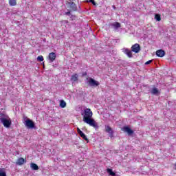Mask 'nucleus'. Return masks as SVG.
Instances as JSON below:
<instances>
[{"mask_svg": "<svg viewBox=\"0 0 176 176\" xmlns=\"http://www.w3.org/2000/svg\"><path fill=\"white\" fill-rule=\"evenodd\" d=\"M122 52L124 53V54H126L129 58H133V52H131V50H129L128 48H124L122 49Z\"/></svg>", "mask_w": 176, "mask_h": 176, "instance_id": "10", "label": "nucleus"}, {"mask_svg": "<svg viewBox=\"0 0 176 176\" xmlns=\"http://www.w3.org/2000/svg\"><path fill=\"white\" fill-rule=\"evenodd\" d=\"M37 61H39L40 63H41L42 61H43V56L42 55L38 56L37 57Z\"/></svg>", "mask_w": 176, "mask_h": 176, "instance_id": "24", "label": "nucleus"}, {"mask_svg": "<svg viewBox=\"0 0 176 176\" xmlns=\"http://www.w3.org/2000/svg\"><path fill=\"white\" fill-rule=\"evenodd\" d=\"M78 133L79 135L82 138V140H85V141H87V142H89V139H87V136L79 128L77 129Z\"/></svg>", "mask_w": 176, "mask_h": 176, "instance_id": "9", "label": "nucleus"}, {"mask_svg": "<svg viewBox=\"0 0 176 176\" xmlns=\"http://www.w3.org/2000/svg\"><path fill=\"white\" fill-rule=\"evenodd\" d=\"M151 94H153V96H157V94H159V89H157V88L156 87H153L151 91Z\"/></svg>", "mask_w": 176, "mask_h": 176, "instance_id": "15", "label": "nucleus"}, {"mask_svg": "<svg viewBox=\"0 0 176 176\" xmlns=\"http://www.w3.org/2000/svg\"><path fill=\"white\" fill-rule=\"evenodd\" d=\"M165 54H166V52L163 50H158L156 52V56H157V57H164Z\"/></svg>", "mask_w": 176, "mask_h": 176, "instance_id": "12", "label": "nucleus"}, {"mask_svg": "<svg viewBox=\"0 0 176 176\" xmlns=\"http://www.w3.org/2000/svg\"><path fill=\"white\" fill-rule=\"evenodd\" d=\"M71 80L72 82H76L78 80V74H74L72 76Z\"/></svg>", "mask_w": 176, "mask_h": 176, "instance_id": "21", "label": "nucleus"}, {"mask_svg": "<svg viewBox=\"0 0 176 176\" xmlns=\"http://www.w3.org/2000/svg\"><path fill=\"white\" fill-rule=\"evenodd\" d=\"M25 162V160H24V158L21 157L17 160V161L16 162V164L17 166H23V164H24Z\"/></svg>", "mask_w": 176, "mask_h": 176, "instance_id": "14", "label": "nucleus"}, {"mask_svg": "<svg viewBox=\"0 0 176 176\" xmlns=\"http://www.w3.org/2000/svg\"><path fill=\"white\" fill-rule=\"evenodd\" d=\"M66 5L68 9H70L72 12H76L78 10V6L72 0H69V1L66 3Z\"/></svg>", "mask_w": 176, "mask_h": 176, "instance_id": "2", "label": "nucleus"}, {"mask_svg": "<svg viewBox=\"0 0 176 176\" xmlns=\"http://www.w3.org/2000/svg\"><path fill=\"white\" fill-rule=\"evenodd\" d=\"M30 167H31L32 170H39V166H38V165L34 163H31Z\"/></svg>", "mask_w": 176, "mask_h": 176, "instance_id": "17", "label": "nucleus"}, {"mask_svg": "<svg viewBox=\"0 0 176 176\" xmlns=\"http://www.w3.org/2000/svg\"><path fill=\"white\" fill-rule=\"evenodd\" d=\"M131 50L133 52V53H140V52H141V46H140V44L135 43L132 45Z\"/></svg>", "mask_w": 176, "mask_h": 176, "instance_id": "6", "label": "nucleus"}, {"mask_svg": "<svg viewBox=\"0 0 176 176\" xmlns=\"http://www.w3.org/2000/svg\"><path fill=\"white\" fill-rule=\"evenodd\" d=\"M152 61H153L152 60H150L146 62L145 65H148V64H151V63H152Z\"/></svg>", "mask_w": 176, "mask_h": 176, "instance_id": "27", "label": "nucleus"}, {"mask_svg": "<svg viewBox=\"0 0 176 176\" xmlns=\"http://www.w3.org/2000/svg\"><path fill=\"white\" fill-rule=\"evenodd\" d=\"M122 131H124V133H127V134L129 135H131L132 134H134V131H133L131 129H130V127L129 126H124L122 129Z\"/></svg>", "mask_w": 176, "mask_h": 176, "instance_id": "8", "label": "nucleus"}, {"mask_svg": "<svg viewBox=\"0 0 176 176\" xmlns=\"http://www.w3.org/2000/svg\"><path fill=\"white\" fill-rule=\"evenodd\" d=\"M87 2H90L91 3H92L94 6H96V1H94V0H88L87 1Z\"/></svg>", "mask_w": 176, "mask_h": 176, "instance_id": "25", "label": "nucleus"}, {"mask_svg": "<svg viewBox=\"0 0 176 176\" xmlns=\"http://www.w3.org/2000/svg\"><path fill=\"white\" fill-rule=\"evenodd\" d=\"M107 171L108 174H109V175H111V176L116 175V173H115V172H113V170H112V169L111 168H107Z\"/></svg>", "mask_w": 176, "mask_h": 176, "instance_id": "19", "label": "nucleus"}, {"mask_svg": "<svg viewBox=\"0 0 176 176\" xmlns=\"http://www.w3.org/2000/svg\"><path fill=\"white\" fill-rule=\"evenodd\" d=\"M112 8L114 9V10H116V7L115 6H113Z\"/></svg>", "mask_w": 176, "mask_h": 176, "instance_id": "28", "label": "nucleus"}, {"mask_svg": "<svg viewBox=\"0 0 176 176\" xmlns=\"http://www.w3.org/2000/svg\"><path fill=\"white\" fill-rule=\"evenodd\" d=\"M60 108H65L67 107V102L64 101L63 100L60 101Z\"/></svg>", "mask_w": 176, "mask_h": 176, "instance_id": "18", "label": "nucleus"}, {"mask_svg": "<svg viewBox=\"0 0 176 176\" xmlns=\"http://www.w3.org/2000/svg\"><path fill=\"white\" fill-rule=\"evenodd\" d=\"M25 126L28 128V129H36V127L35 126V122H34V121H32L30 119H28L25 121Z\"/></svg>", "mask_w": 176, "mask_h": 176, "instance_id": "4", "label": "nucleus"}, {"mask_svg": "<svg viewBox=\"0 0 176 176\" xmlns=\"http://www.w3.org/2000/svg\"><path fill=\"white\" fill-rule=\"evenodd\" d=\"M56 53L54 52H51L49 54V60H50L51 63H53V61H54V60H56Z\"/></svg>", "mask_w": 176, "mask_h": 176, "instance_id": "13", "label": "nucleus"}, {"mask_svg": "<svg viewBox=\"0 0 176 176\" xmlns=\"http://www.w3.org/2000/svg\"><path fill=\"white\" fill-rule=\"evenodd\" d=\"M43 68H45V63H43Z\"/></svg>", "mask_w": 176, "mask_h": 176, "instance_id": "29", "label": "nucleus"}, {"mask_svg": "<svg viewBox=\"0 0 176 176\" xmlns=\"http://www.w3.org/2000/svg\"><path fill=\"white\" fill-rule=\"evenodd\" d=\"M155 19L157 21H160V20H162V18L160 17V14H155Z\"/></svg>", "mask_w": 176, "mask_h": 176, "instance_id": "22", "label": "nucleus"}, {"mask_svg": "<svg viewBox=\"0 0 176 176\" xmlns=\"http://www.w3.org/2000/svg\"><path fill=\"white\" fill-rule=\"evenodd\" d=\"M105 131L106 133H108L109 137H110V138H112L113 137V130H112V128H111L109 125L105 126Z\"/></svg>", "mask_w": 176, "mask_h": 176, "instance_id": "7", "label": "nucleus"}, {"mask_svg": "<svg viewBox=\"0 0 176 176\" xmlns=\"http://www.w3.org/2000/svg\"><path fill=\"white\" fill-rule=\"evenodd\" d=\"M88 85L91 87H97L100 86V82L94 80V78H89L88 80Z\"/></svg>", "mask_w": 176, "mask_h": 176, "instance_id": "5", "label": "nucleus"}, {"mask_svg": "<svg viewBox=\"0 0 176 176\" xmlns=\"http://www.w3.org/2000/svg\"><path fill=\"white\" fill-rule=\"evenodd\" d=\"M0 176H6V172L3 169L0 168Z\"/></svg>", "mask_w": 176, "mask_h": 176, "instance_id": "23", "label": "nucleus"}, {"mask_svg": "<svg viewBox=\"0 0 176 176\" xmlns=\"http://www.w3.org/2000/svg\"><path fill=\"white\" fill-rule=\"evenodd\" d=\"M1 123L3 124V126L6 127V129H9L12 126V120L10 118H6V119H1Z\"/></svg>", "mask_w": 176, "mask_h": 176, "instance_id": "3", "label": "nucleus"}, {"mask_svg": "<svg viewBox=\"0 0 176 176\" xmlns=\"http://www.w3.org/2000/svg\"><path fill=\"white\" fill-rule=\"evenodd\" d=\"M65 14L66 16H71V11H68V12H65Z\"/></svg>", "mask_w": 176, "mask_h": 176, "instance_id": "26", "label": "nucleus"}, {"mask_svg": "<svg viewBox=\"0 0 176 176\" xmlns=\"http://www.w3.org/2000/svg\"><path fill=\"white\" fill-rule=\"evenodd\" d=\"M8 118H9V116H8L7 114H5L3 113H0V122L2 121V119H8Z\"/></svg>", "mask_w": 176, "mask_h": 176, "instance_id": "16", "label": "nucleus"}, {"mask_svg": "<svg viewBox=\"0 0 176 176\" xmlns=\"http://www.w3.org/2000/svg\"><path fill=\"white\" fill-rule=\"evenodd\" d=\"M109 27H111V28H113L114 30H118V28H120L121 25H120V23L119 22H114V23H110Z\"/></svg>", "mask_w": 176, "mask_h": 176, "instance_id": "11", "label": "nucleus"}, {"mask_svg": "<svg viewBox=\"0 0 176 176\" xmlns=\"http://www.w3.org/2000/svg\"><path fill=\"white\" fill-rule=\"evenodd\" d=\"M9 4L10 6H16V5H17V2L16 0H9Z\"/></svg>", "mask_w": 176, "mask_h": 176, "instance_id": "20", "label": "nucleus"}, {"mask_svg": "<svg viewBox=\"0 0 176 176\" xmlns=\"http://www.w3.org/2000/svg\"><path fill=\"white\" fill-rule=\"evenodd\" d=\"M81 115L85 123H87V124H89L94 129H98V124L96 122L94 119L91 118H93V111H91V109L88 108L85 109L81 113Z\"/></svg>", "mask_w": 176, "mask_h": 176, "instance_id": "1", "label": "nucleus"}]
</instances>
